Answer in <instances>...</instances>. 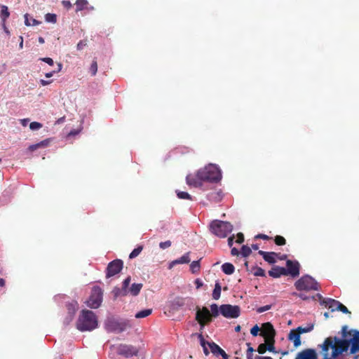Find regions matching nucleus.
<instances>
[{
  "instance_id": "obj_29",
  "label": "nucleus",
  "mask_w": 359,
  "mask_h": 359,
  "mask_svg": "<svg viewBox=\"0 0 359 359\" xmlns=\"http://www.w3.org/2000/svg\"><path fill=\"white\" fill-rule=\"evenodd\" d=\"M176 194L177 197L180 199L193 200L192 196L187 192L176 190Z\"/></svg>"
},
{
  "instance_id": "obj_55",
  "label": "nucleus",
  "mask_w": 359,
  "mask_h": 359,
  "mask_svg": "<svg viewBox=\"0 0 359 359\" xmlns=\"http://www.w3.org/2000/svg\"><path fill=\"white\" fill-rule=\"evenodd\" d=\"M255 238H262L263 240H270L271 239V238L269 236H267L266 234H262V233L258 234L257 236H256Z\"/></svg>"
},
{
  "instance_id": "obj_19",
  "label": "nucleus",
  "mask_w": 359,
  "mask_h": 359,
  "mask_svg": "<svg viewBox=\"0 0 359 359\" xmlns=\"http://www.w3.org/2000/svg\"><path fill=\"white\" fill-rule=\"evenodd\" d=\"M269 275L275 278H279L281 276H286L285 268L275 266L269 271Z\"/></svg>"
},
{
  "instance_id": "obj_28",
  "label": "nucleus",
  "mask_w": 359,
  "mask_h": 359,
  "mask_svg": "<svg viewBox=\"0 0 359 359\" xmlns=\"http://www.w3.org/2000/svg\"><path fill=\"white\" fill-rule=\"evenodd\" d=\"M151 313H152V309H144V310L137 312L135 316L136 318H146V317L149 316V315H151Z\"/></svg>"
},
{
  "instance_id": "obj_38",
  "label": "nucleus",
  "mask_w": 359,
  "mask_h": 359,
  "mask_svg": "<svg viewBox=\"0 0 359 359\" xmlns=\"http://www.w3.org/2000/svg\"><path fill=\"white\" fill-rule=\"evenodd\" d=\"M313 329V325H309L306 327H298L296 328L297 331L300 334L306 333L311 332Z\"/></svg>"
},
{
  "instance_id": "obj_43",
  "label": "nucleus",
  "mask_w": 359,
  "mask_h": 359,
  "mask_svg": "<svg viewBox=\"0 0 359 359\" xmlns=\"http://www.w3.org/2000/svg\"><path fill=\"white\" fill-rule=\"evenodd\" d=\"M42 126H43L41 123L36 121H34L30 123L29 128L32 130H35L40 129L41 128H42Z\"/></svg>"
},
{
  "instance_id": "obj_60",
  "label": "nucleus",
  "mask_w": 359,
  "mask_h": 359,
  "mask_svg": "<svg viewBox=\"0 0 359 359\" xmlns=\"http://www.w3.org/2000/svg\"><path fill=\"white\" fill-rule=\"evenodd\" d=\"M294 295H298V297H300L303 300H306V299H309V297L306 294H304L303 293H300L299 294H297V293H294Z\"/></svg>"
},
{
  "instance_id": "obj_56",
  "label": "nucleus",
  "mask_w": 359,
  "mask_h": 359,
  "mask_svg": "<svg viewBox=\"0 0 359 359\" xmlns=\"http://www.w3.org/2000/svg\"><path fill=\"white\" fill-rule=\"evenodd\" d=\"M175 304L179 306H182L184 305V299L182 298H178L175 300Z\"/></svg>"
},
{
  "instance_id": "obj_10",
  "label": "nucleus",
  "mask_w": 359,
  "mask_h": 359,
  "mask_svg": "<svg viewBox=\"0 0 359 359\" xmlns=\"http://www.w3.org/2000/svg\"><path fill=\"white\" fill-rule=\"evenodd\" d=\"M196 320L201 327L212 321V315L207 307H203L201 309L198 308L196 313Z\"/></svg>"
},
{
  "instance_id": "obj_20",
  "label": "nucleus",
  "mask_w": 359,
  "mask_h": 359,
  "mask_svg": "<svg viewBox=\"0 0 359 359\" xmlns=\"http://www.w3.org/2000/svg\"><path fill=\"white\" fill-rule=\"evenodd\" d=\"M67 310H68V317L67 318V324H69L73 319L74 318V316L78 309V305H77V303L76 302H71V303H68L67 304Z\"/></svg>"
},
{
  "instance_id": "obj_3",
  "label": "nucleus",
  "mask_w": 359,
  "mask_h": 359,
  "mask_svg": "<svg viewBox=\"0 0 359 359\" xmlns=\"http://www.w3.org/2000/svg\"><path fill=\"white\" fill-rule=\"evenodd\" d=\"M198 176L203 182H218L222 179V172L217 165L210 163L198 170Z\"/></svg>"
},
{
  "instance_id": "obj_18",
  "label": "nucleus",
  "mask_w": 359,
  "mask_h": 359,
  "mask_svg": "<svg viewBox=\"0 0 359 359\" xmlns=\"http://www.w3.org/2000/svg\"><path fill=\"white\" fill-rule=\"evenodd\" d=\"M288 339L293 342L295 348L299 347L301 345L300 334L297 331L296 329L290 330L288 334Z\"/></svg>"
},
{
  "instance_id": "obj_30",
  "label": "nucleus",
  "mask_w": 359,
  "mask_h": 359,
  "mask_svg": "<svg viewBox=\"0 0 359 359\" xmlns=\"http://www.w3.org/2000/svg\"><path fill=\"white\" fill-rule=\"evenodd\" d=\"M207 197L210 201H219L221 200L222 198L219 194V192L218 191H212L208 194Z\"/></svg>"
},
{
  "instance_id": "obj_6",
  "label": "nucleus",
  "mask_w": 359,
  "mask_h": 359,
  "mask_svg": "<svg viewBox=\"0 0 359 359\" xmlns=\"http://www.w3.org/2000/svg\"><path fill=\"white\" fill-rule=\"evenodd\" d=\"M103 291L99 286H94L92 288L91 294L87 305L91 309H97L102 302Z\"/></svg>"
},
{
  "instance_id": "obj_5",
  "label": "nucleus",
  "mask_w": 359,
  "mask_h": 359,
  "mask_svg": "<svg viewBox=\"0 0 359 359\" xmlns=\"http://www.w3.org/2000/svg\"><path fill=\"white\" fill-rule=\"evenodd\" d=\"M297 290H318V284L311 276L306 275L299 278L294 283Z\"/></svg>"
},
{
  "instance_id": "obj_21",
  "label": "nucleus",
  "mask_w": 359,
  "mask_h": 359,
  "mask_svg": "<svg viewBox=\"0 0 359 359\" xmlns=\"http://www.w3.org/2000/svg\"><path fill=\"white\" fill-rule=\"evenodd\" d=\"M339 304V302L331 298H327L326 299H323L321 302L322 305H324L326 307H328L331 309L332 311H337V307Z\"/></svg>"
},
{
  "instance_id": "obj_4",
  "label": "nucleus",
  "mask_w": 359,
  "mask_h": 359,
  "mask_svg": "<svg viewBox=\"0 0 359 359\" xmlns=\"http://www.w3.org/2000/svg\"><path fill=\"white\" fill-rule=\"evenodd\" d=\"M210 231L219 238H226L233 230V226L230 222L221 220H214L210 225Z\"/></svg>"
},
{
  "instance_id": "obj_17",
  "label": "nucleus",
  "mask_w": 359,
  "mask_h": 359,
  "mask_svg": "<svg viewBox=\"0 0 359 359\" xmlns=\"http://www.w3.org/2000/svg\"><path fill=\"white\" fill-rule=\"evenodd\" d=\"M258 254L262 255L264 261L269 264H274L276 262V257L278 256V254L274 252H265L259 250Z\"/></svg>"
},
{
  "instance_id": "obj_64",
  "label": "nucleus",
  "mask_w": 359,
  "mask_h": 359,
  "mask_svg": "<svg viewBox=\"0 0 359 359\" xmlns=\"http://www.w3.org/2000/svg\"><path fill=\"white\" fill-rule=\"evenodd\" d=\"M3 28L5 31V32L7 34H10V32L9 30L8 29V28L6 27V22H3Z\"/></svg>"
},
{
  "instance_id": "obj_62",
  "label": "nucleus",
  "mask_w": 359,
  "mask_h": 359,
  "mask_svg": "<svg viewBox=\"0 0 359 359\" xmlns=\"http://www.w3.org/2000/svg\"><path fill=\"white\" fill-rule=\"evenodd\" d=\"M55 73H56V72L55 71H53V72L46 73L45 74V76H46V78H50V77L53 76Z\"/></svg>"
},
{
  "instance_id": "obj_34",
  "label": "nucleus",
  "mask_w": 359,
  "mask_h": 359,
  "mask_svg": "<svg viewBox=\"0 0 359 359\" xmlns=\"http://www.w3.org/2000/svg\"><path fill=\"white\" fill-rule=\"evenodd\" d=\"M190 269L193 273H198L200 271L199 261H194L190 264Z\"/></svg>"
},
{
  "instance_id": "obj_63",
  "label": "nucleus",
  "mask_w": 359,
  "mask_h": 359,
  "mask_svg": "<svg viewBox=\"0 0 359 359\" xmlns=\"http://www.w3.org/2000/svg\"><path fill=\"white\" fill-rule=\"evenodd\" d=\"M255 359H273L271 357L257 355Z\"/></svg>"
},
{
  "instance_id": "obj_48",
  "label": "nucleus",
  "mask_w": 359,
  "mask_h": 359,
  "mask_svg": "<svg viewBox=\"0 0 359 359\" xmlns=\"http://www.w3.org/2000/svg\"><path fill=\"white\" fill-rule=\"evenodd\" d=\"M171 241H166L165 242H161L159 246L161 249H166L171 246Z\"/></svg>"
},
{
  "instance_id": "obj_7",
  "label": "nucleus",
  "mask_w": 359,
  "mask_h": 359,
  "mask_svg": "<svg viewBox=\"0 0 359 359\" xmlns=\"http://www.w3.org/2000/svg\"><path fill=\"white\" fill-rule=\"evenodd\" d=\"M221 314L227 318H236L240 316L241 309L237 305L222 304L219 307Z\"/></svg>"
},
{
  "instance_id": "obj_59",
  "label": "nucleus",
  "mask_w": 359,
  "mask_h": 359,
  "mask_svg": "<svg viewBox=\"0 0 359 359\" xmlns=\"http://www.w3.org/2000/svg\"><path fill=\"white\" fill-rule=\"evenodd\" d=\"M51 81H46V80H43V79H41L40 80V83L43 86H48L49 85L50 83H51Z\"/></svg>"
},
{
  "instance_id": "obj_50",
  "label": "nucleus",
  "mask_w": 359,
  "mask_h": 359,
  "mask_svg": "<svg viewBox=\"0 0 359 359\" xmlns=\"http://www.w3.org/2000/svg\"><path fill=\"white\" fill-rule=\"evenodd\" d=\"M40 60L46 62L50 66H53L54 65V61L50 57H41L39 58Z\"/></svg>"
},
{
  "instance_id": "obj_11",
  "label": "nucleus",
  "mask_w": 359,
  "mask_h": 359,
  "mask_svg": "<svg viewBox=\"0 0 359 359\" xmlns=\"http://www.w3.org/2000/svg\"><path fill=\"white\" fill-rule=\"evenodd\" d=\"M139 352L137 348L127 344H121L117 349V353L119 355H123L126 358L137 355Z\"/></svg>"
},
{
  "instance_id": "obj_41",
  "label": "nucleus",
  "mask_w": 359,
  "mask_h": 359,
  "mask_svg": "<svg viewBox=\"0 0 359 359\" xmlns=\"http://www.w3.org/2000/svg\"><path fill=\"white\" fill-rule=\"evenodd\" d=\"M254 275L255 276H262V277H264V276H266V273H265V271L262 268L257 267L255 269Z\"/></svg>"
},
{
  "instance_id": "obj_51",
  "label": "nucleus",
  "mask_w": 359,
  "mask_h": 359,
  "mask_svg": "<svg viewBox=\"0 0 359 359\" xmlns=\"http://www.w3.org/2000/svg\"><path fill=\"white\" fill-rule=\"evenodd\" d=\"M260 329L258 327V325H255L252 329L250 330V333L252 336H257L258 334V332H259Z\"/></svg>"
},
{
  "instance_id": "obj_13",
  "label": "nucleus",
  "mask_w": 359,
  "mask_h": 359,
  "mask_svg": "<svg viewBox=\"0 0 359 359\" xmlns=\"http://www.w3.org/2000/svg\"><path fill=\"white\" fill-rule=\"evenodd\" d=\"M295 359H318V353L313 348H306L299 352Z\"/></svg>"
},
{
  "instance_id": "obj_36",
  "label": "nucleus",
  "mask_w": 359,
  "mask_h": 359,
  "mask_svg": "<svg viewBox=\"0 0 359 359\" xmlns=\"http://www.w3.org/2000/svg\"><path fill=\"white\" fill-rule=\"evenodd\" d=\"M45 20L48 22L55 23L57 22V15L53 13H47L45 15Z\"/></svg>"
},
{
  "instance_id": "obj_31",
  "label": "nucleus",
  "mask_w": 359,
  "mask_h": 359,
  "mask_svg": "<svg viewBox=\"0 0 359 359\" xmlns=\"http://www.w3.org/2000/svg\"><path fill=\"white\" fill-rule=\"evenodd\" d=\"M221 294V286L219 283H217L215 285V288L212 292V298L214 299H218Z\"/></svg>"
},
{
  "instance_id": "obj_1",
  "label": "nucleus",
  "mask_w": 359,
  "mask_h": 359,
  "mask_svg": "<svg viewBox=\"0 0 359 359\" xmlns=\"http://www.w3.org/2000/svg\"><path fill=\"white\" fill-rule=\"evenodd\" d=\"M341 337H327L323 344L319 345L322 350L323 359H335L343 353L348 350L350 353L355 354L359 352V331L356 330H348V327L344 325L341 329Z\"/></svg>"
},
{
  "instance_id": "obj_37",
  "label": "nucleus",
  "mask_w": 359,
  "mask_h": 359,
  "mask_svg": "<svg viewBox=\"0 0 359 359\" xmlns=\"http://www.w3.org/2000/svg\"><path fill=\"white\" fill-rule=\"evenodd\" d=\"M210 309L212 315V318H216L219 316V308L216 304H212L210 305Z\"/></svg>"
},
{
  "instance_id": "obj_9",
  "label": "nucleus",
  "mask_w": 359,
  "mask_h": 359,
  "mask_svg": "<svg viewBox=\"0 0 359 359\" xmlns=\"http://www.w3.org/2000/svg\"><path fill=\"white\" fill-rule=\"evenodd\" d=\"M123 267V262L121 259H114L110 262L106 269V278H111L121 272Z\"/></svg>"
},
{
  "instance_id": "obj_45",
  "label": "nucleus",
  "mask_w": 359,
  "mask_h": 359,
  "mask_svg": "<svg viewBox=\"0 0 359 359\" xmlns=\"http://www.w3.org/2000/svg\"><path fill=\"white\" fill-rule=\"evenodd\" d=\"M267 351V344H261L259 345L257 348V351L259 354H263Z\"/></svg>"
},
{
  "instance_id": "obj_14",
  "label": "nucleus",
  "mask_w": 359,
  "mask_h": 359,
  "mask_svg": "<svg viewBox=\"0 0 359 359\" xmlns=\"http://www.w3.org/2000/svg\"><path fill=\"white\" fill-rule=\"evenodd\" d=\"M262 327V336L265 337L266 340L274 339L276 332L271 323H264Z\"/></svg>"
},
{
  "instance_id": "obj_27",
  "label": "nucleus",
  "mask_w": 359,
  "mask_h": 359,
  "mask_svg": "<svg viewBox=\"0 0 359 359\" xmlns=\"http://www.w3.org/2000/svg\"><path fill=\"white\" fill-rule=\"evenodd\" d=\"M189 254H190L189 252L185 253L183 256H182L179 259L174 260V263H177V264L189 263L191 261V259L189 258Z\"/></svg>"
},
{
  "instance_id": "obj_24",
  "label": "nucleus",
  "mask_w": 359,
  "mask_h": 359,
  "mask_svg": "<svg viewBox=\"0 0 359 359\" xmlns=\"http://www.w3.org/2000/svg\"><path fill=\"white\" fill-rule=\"evenodd\" d=\"M142 287L143 285L142 283H133L129 288L128 292H130L133 296H137L139 294Z\"/></svg>"
},
{
  "instance_id": "obj_40",
  "label": "nucleus",
  "mask_w": 359,
  "mask_h": 359,
  "mask_svg": "<svg viewBox=\"0 0 359 359\" xmlns=\"http://www.w3.org/2000/svg\"><path fill=\"white\" fill-rule=\"evenodd\" d=\"M90 72L91 73L92 76H95L97 74V60L95 59L93 60L90 67Z\"/></svg>"
},
{
  "instance_id": "obj_33",
  "label": "nucleus",
  "mask_w": 359,
  "mask_h": 359,
  "mask_svg": "<svg viewBox=\"0 0 359 359\" xmlns=\"http://www.w3.org/2000/svg\"><path fill=\"white\" fill-rule=\"evenodd\" d=\"M142 250H143V246H142V245L137 246L136 248H135L130 252V254L129 255V258L134 259V258L137 257L140 254V252L142 251Z\"/></svg>"
},
{
  "instance_id": "obj_47",
  "label": "nucleus",
  "mask_w": 359,
  "mask_h": 359,
  "mask_svg": "<svg viewBox=\"0 0 359 359\" xmlns=\"http://www.w3.org/2000/svg\"><path fill=\"white\" fill-rule=\"evenodd\" d=\"M88 44V41L87 40L84 39V40H81L78 43H77V46H76V48H77V50H81L83 49L84 47H86Z\"/></svg>"
},
{
  "instance_id": "obj_54",
  "label": "nucleus",
  "mask_w": 359,
  "mask_h": 359,
  "mask_svg": "<svg viewBox=\"0 0 359 359\" xmlns=\"http://www.w3.org/2000/svg\"><path fill=\"white\" fill-rule=\"evenodd\" d=\"M198 338L200 339V343H201V345L203 348H205V346H206V344H208V342H206L205 339L203 338V335L201 334H200L198 335Z\"/></svg>"
},
{
  "instance_id": "obj_44",
  "label": "nucleus",
  "mask_w": 359,
  "mask_h": 359,
  "mask_svg": "<svg viewBox=\"0 0 359 359\" xmlns=\"http://www.w3.org/2000/svg\"><path fill=\"white\" fill-rule=\"evenodd\" d=\"M248 350L246 353L247 359H252V353L254 351V348L250 346V343H247Z\"/></svg>"
},
{
  "instance_id": "obj_2",
  "label": "nucleus",
  "mask_w": 359,
  "mask_h": 359,
  "mask_svg": "<svg viewBox=\"0 0 359 359\" xmlns=\"http://www.w3.org/2000/svg\"><path fill=\"white\" fill-rule=\"evenodd\" d=\"M98 325L95 314L89 310H82L76 321V328L81 332L92 331Z\"/></svg>"
},
{
  "instance_id": "obj_25",
  "label": "nucleus",
  "mask_w": 359,
  "mask_h": 359,
  "mask_svg": "<svg viewBox=\"0 0 359 359\" xmlns=\"http://www.w3.org/2000/svg\"><path fill=\"white\" fill-rule=\"evenodd\" d=\"M222 271L227 275H231L234 272V266L231 263H224L222 266Z\"/></svg>"
},
{
  "instance_id": "obj_39",
  "label": "nucleus",
  "mask_w": 359,
  "mask_h": 359,
  "mask_svg": "<svg viewBox=\"0 0 359 359\" xmlns=\"http://www.w3.org/2000/svg\"><path fill=\"white\" fill-rule=\"evenodd\" d=\"M252 252V250L247 245H243L241 248V255L244 257H248Z\"/></svg>"
},
{
  "instance_id": "obj_58",
  "label": "nucleus",
  "mask_w": 359,
  "mask_h": 359,
  "mask_svg": "<svg viewBox=\"0 0 359 359\" xmlns=\"http://www.w3.org/2000/svg\"><path fill=\"white\" fill-rule=\"evenodd\" d=\"M231 254L233 256H238L239 255V251L237 248H233L231 250Z\"/></svg>"
},
{
  "instance_id": "obj_26",
  "label": "nucleus",
  "mask_w": 359,
  "mask_h": 359,
  "mask_svg": "<svg viewBox=\"0 0 359 359\" xmlns=\"http://www.w3.org/2000/svg\"><path fill=\"white\" fill-rule=\"evenodd\" d=\"M10 13L8 11V8L6 6L2 5L1 6V13L0 16L3 22H6V19L9 17Z\"/></svg>"
},
{
  "instance_id": "obj_52",
  "label": "nucleus",
  "mask_w": 359,
  "mask_h": 359,
  "mask_svg": "<svg viewBox=\"0 0 359 359\" xmlns=\"http://www.w3.org/2000/svg\"><path fill=\"white\" fill-rule=\"evenodd\" d=\"M62 4L67 10L70 9L72 7V4L69 1L64 0L62 1Z\"/></svg>"
},
{
  "instance_id": "obj_8",
  "label": "nucleus",
  "mask_w": 359,
  "mask_h": 359,
  "mask_svg": "<svg viewBox=\"0 0 359 359\" xmlns=\"http://www.w3.org/2000/svg\"><path fill=\"white\" fill-rule=\"evenodd\" d=\"M127 327V323H121L113 318L108 319L105 323L106 330L110 332L121 333L123 332Z\"/></svg>"
},
{
  "instance_id": "obj_61",
  "label": "nucleus",
  "mask_w": 359,
  "mask_h": 359,
  "mask_svg": "<svg viewBox=\"0 0 359 359\" xmlns=\"http://www.w3.org/2000/svg\"><path fill=\"white\" fill-rule=\"evenodd\" d=\"M233 239H234V236H230L229 238H228V245L229 247H231L233 244Z\"/></svg>"
},
{
  "instance_id": "obj_23",
  "label": "nucleus",
  "mask_w": 359,
  "mask_h": 359,
  "mask_svg": "<svg viewBox=\"0 0 359 359\" xmlns=\"http://www.w3.org/2000/svg\"><path fill=\"white\" fill-rule=\"evenodd\" d=\"M50 142L49 139L44 140L39 143L32 144L28 147V150L30 151H34L39 148L46 147Z\"/></svg>"
},
{
  "instance_id": "obj_12",
  "label": "nucleus",
  "mask_w": 359,
  "mask_h": 359,
  "mask_svg": "<svg viewBox=\"0 0 359 359\" xmlns=\"http://www.w3.org/2000/svg\"><path fill=\"white\" fill-rule=\"evenodd\" d=\"M286 266L285 273L286 276L290 275L292 277H297L299 275V269L300 264L299 263L294 260L288 259L286 261Z\"/></svg>"
},
{
  "instance_id": "obj_49",
  "label": "nucleus",
  "mask_w": 359,
  "mask_h": 359,
  "mask_svg": "<svg viewBox=\"0 0 359 359\" xmlns=\"http://www.w3.org/2000/svg\"><path fill=\"white\" fill-rule=\"evenodd\" d=\"M271 305H266L264 306H261L257 309V312L259 313H263L264 311H266L271 309Z\"/></svg>"
},
{
  "instance_id": "obj_57",
  "label": "nucleus",
  "mask_w": 359,
  "mask_h": 359,
  "mask_svg": "<svg viewBox=\"0 0 359 359\" xmlns=\"http://www.w3.org/2000/svg\"><path fill=\"white\" fill-rule=\"evenodd\" d=\"M114 292L115 297H117L118 295L123 296V292L121 291V289L116 288V289H114Z\"/></svg>"
},
{
  "instance_id": "obj_46",
  "label": "nucleus",
  "mask_w": 359,
  "mask_h": 359,
  "mask_svg": "<svg viewBox=\"0 0 359 359\" xmlns=\"http://www.w3.org/2000/svg\"><path fill=\"white\" fill-rule=\"evenodd\" d=\"M337 311H341L344 313L351 314V312L348 311V309L344 304H342L341 302H339V304L338 305Z\"/></svg>"
},
{
  "instance_id": "obj_15",
  "label": "nucleus",
  "mask_w": 359,
  "mask_h": 359,
  "mask_svg": "<svg viewBox=\"0 0 359 359\" xmlns=\"http://www.w3.org/2000/svg\"><path fill=\"white\" fill-rule=\"evenodd\" d=\"M187 184L190 187H199L202 186L203 180L198 176V172L196 175L189 174L186 177Z\"/></svg>"
},
{
  "instance_id": "obj_35",
  "label": "nucleus",
  "mask_w": 359,
  "mask_h": 359,
  "mask_svg": "<svg viewBox=\"0 0 359 359\" xmlns=\"http://www.w3.org/2000/svg\"><path fill=\"white\" fill-rule=\"evenodd\" d=\"M274 242L278 246L284 245L286 244L285 238L283 236L278 235L275 236Z\"/></svg>"
},
{
  "instance_id": "obj_22",
  "label": "nucleus",
  "mask_w": 359,
  "mask_h": 359,
  "mask_svg": "<svg viewBox=\"0 0 359 359\" xmlns=\"http://www.w3.org/2000/svg\"><path fill=\"white\" fill-rule=\"evenodd\" d=\"M76 12L83 11L84 9L93 10V6L88 7V1L87 0H76Z\"/></svg>"
},
{
  "instance_id": "obj_16",
  "label": "nucleus",
  "mask_w": 359,
  "mask_h": 359,
  "mask_svg": "<svg viewBox=\"0 0 359 359\" xmlns=\"http://www.w3.org/2000/svg\"><path fill=\"white\" fill-rule=\"evenodd\" d=\"M208 345L210 347V351L215 355H220L223 359H229V355L225 353V351L222 349L215 342L208 343Z\"/></svg>"
},
{
  "instance_id": "obj_42",
  "label": "nucleus",
  "mask_w": 359,
  "mask_h": 359,
  "mask_svg": "<svg viewBox=\"0 0 359 359\" xmlns=\"http://www.w3.org/2000/svg\"><path fill=\"white\" fill-rule=\"evenodd\" d=\"M267 344V350L270 352H276L275 351V347H274V339L266 340Z\"/></svg>"
},
{
  "instance_id": "obj_53",
  "label": "nucleus",
  "mask_w": 359,
  "mask_h": 359,
  "mask_svg": "<svg viewBox=\"0 0 359 359\" xmlns=\"http://www.w3.org/2000/svg\"><path fill=\"white\" fill-rule=\"evenodd\" d=\"M244 241V236L242 233H238L237 234V239L236 241L238 243H242Z\"/></svg>"
},
{
  "instance_id": "obj_32",
  "label": "nucleus",
  "mask_w": 359,
  "mask_h": 359,
  "mask_svg": "<svg viewBox=\"0 0 359 359\" xmlns=\"http://www.w3.org/2000/svg\"><path fill=\"white\" fill-rule=\"evenodd\" d=\"M130 276H128L123 280V285H122V288H121V291L123 292V296L127 295L128 287L130 285Z\"/></svg>"
}]
</instances>
